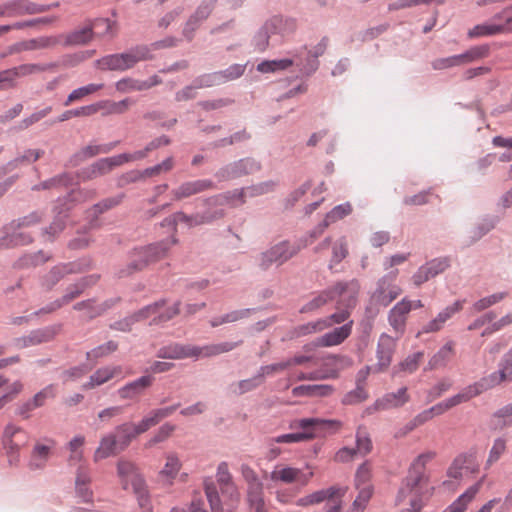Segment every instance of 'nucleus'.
Segmentation results:
<instances>
[{
	"instance_id": "61",
	"label": "nucleus",
	"mask_w": 512,
	"mask_h": 512,
	"mask_svg": "<svg viewBox=\"0 0 512 512\" xmlns=\"http://www.w3.org/2000/svg\"><path fill=\"white\" fill-rule=\"evenodd\" d=\"M245 69L246 65L233 64L225 70L217 71V73L221 76L219 77L221 84L240 78L244 74Z\"/></svg>"
},
{
	"instance_id": "8",
	"label": "nucleus",
	"mask_w": 512,
	"mask_h": 512,
	"mask_svg": "<svg viewBox=\"0 0 512 512\" xmlns=\"http://www.w3.org/2000/svg\"><path fill=\"white\" fill-rule=\"evenodd\" d=\"M91 268L90 260H77L58 263L40 278V285L45 291H51L62 279L71 274H79Z\"/></svg>"
},
{
	"instance_id": "30",
	"label": "nucleus",
	"mask_w": 512,
	"mask_h": 512,
	"mask_svg": "<svg viewBox=\"0 0 512 512\" xmlns=\"http://www.w3.org/2000/svg\"><path fill=\"white\" fill-rule=\"evenodd\" d=\"M395 350V342L389 335L382 334L377 345L376 371L380 372L389 367Z\"/></svg>"
},
{
	"instance_id": "17",
	"label": "nucleus",
	"mask_w": 512,
	"mask_h": 512,
	"mask_svg": "<svg viewBox=\"0 0 512 512\" xmlns=\"http://www.w3.org/2000/svg\"><path fill=\"white\" fill-rule=\"evenodd\" d=\"M512 381V347L503 355L499 364L498 370L483 377L479 381V386L482 389H491L500 385L503 382Z\"/></svg>"
},
{
	"instance_id": "11",
	"label": "nucleus",
	"mask_w": 512,
	"mask_h": 512,
	"mask_svg": "<svg viewBox=\"0 0 512 512\" xmlns=\"http://www.w3.org/2000/svg\"><path fill=\"white\" fill-rule=\"evenodd\" d=\"M128 162V154L122 153L112 157L101 158L92 164L83 167L77 172V177L82 182L91 181L99 177L105 176L117 167Z\"/></svg>"
},
{
	"instance_id": "15",
	"label": "nucleus",
	"mask_w": 512,
	"mask_h": 512,
	"mask_svg": "<svg viewBox=\"0 0 512 512\" xmlns=\"http://www.w3.org/2000/svg\"><path fill=\"white\" fill-rule=\"evenodd\" d=\"M130 485L141 512H153L151 493L139 469L130 463Z\"/></svg>"
},
{
	"instance_id": "25",
	"label": "nucleus",
	"mask_w": 512,
	"mask_h": 512,
	"mask_svg": "<svg viewBox=\"0 0 512 512\" xmlns=\"http://www.w3.org/2000/svg\"><path fill=\"white\" fill-rule=\"evenodd\" d=\"M352 325V320L344 323L342 326L337 327L334 330L316 338L313 341V345L315 347H331L340 345L350 336L352 332Z\"/></svg>"
},
{
	"instance_id": "47",
	"label": "nucleus",
	"mask_w": 512,
	"mask_h": 512,
	"mask_svg": "<svg viewBox=\"0 0 512 512\" xmlns=\"http://www.w3.org/2000/svg\"><path fill=\"white\" fill-rule=\"evenodd\" d=\"M344 297L347 298V295L342 297H337L338 299V311L331 314L328 317L322 318L321 321H325V329L331 327L333 324H341L348 320L350 317V310L353 307H348L343 303Z\"/></svg>"
},
{
	"instance_id": "52",
	"label": "nucleus",
	"mask_w": 512,
	"mask_h": 512,
	"mask_svg": "<svg viewBox=\"0 0 512 512\" xmlns=\"http://www.w3.org/2000/svg\"><path fill=\"white\" fill-rule=\"evenodd\" d=\"M479 490V485L469 487L448 508L447 512H464L468 504L474 499Z\"/></svg>"
},
{
	"instance_id": "4",
	"label": "nucleus",
	"mask_w": 512,
	"mask_h": 512,
	"mask_svg": "<svg viewBox=\"0 0 512 512\" xmlns=\"http://www.w3.org/2000/svg\"><path fill=\"white\" fill-rule=\"evenodd\" d=\"M244 204V193L242 190H230L201 199V205L205 208L199 212L206 224H212L226 216L224 206L236 207Z\"/></svg>"
},
{
	"instance_id": "45",
	"label": "nucleus",
	"mask_w": 512,
	"mask_h": 512,
	"mask_svg": "<svg viewBox=\"0 0 512 512\" xmlns=\"http://www.w3.org/2000/svg\"><path fill=\"white\" fill-rule=\"evenodd\" d=\"M118 373L119 369L116 367L100 368L90 376L89 381L82 385V389L89 390L95 388L96 386H100L112 379Z\"/></svg>"
},
{
	"instance_id": "16",
	"label": "nucleus",
	"mask_w": 512,
	"mask_h": 512,
	"mask_svg": "<svg viewBox=\"0 0 512 512\" xmlns=\"http://www.w3.org/2000/svg\"><path fill=\"white\" fill-rule=\"evenodd\" d=\"M60 330V324L35 329L30 331L27 335L15 338L13 340V344L18 349H24L31 346L47 343L52 341L60 332Z\"/></svg>"
},
{
	"instance_id": "7",
	"label": "nucleus",
	"mask_w": 512,
	"mask_h": 512,
	"mask_svg": "<svg viewBox=\"0 0 512 512\" xmlns=\"http://www.w3.org/2000/svg\"><path fill=\"white\" fill-rule=\"evenodd\" d=\"M177 242V238L171 237L145 247L134 248L133 251L130 252V271L142 270L148 264L164 258L170 248Z\"/></svg>"
},
{
	"instance_id": "36",
	"label": "nucleus",
	"mask_w": 512,
	"mask_h": 512,
	"mask_svg": "<svg viewBox=\"0 0 512 512\" xmlns=\"http://www.w3.org/2000/svg\"><path fill=\"white\" fill-rule=\"evenodd\" d=\"M94 38L93 26L87 21L83 26L74 29L65 35V45H85Z\"/></svg>"
},
{
	"instance_id": "3",
	"label": "nucleus",
	"mask_w": 512,
	"mask_h": 512,
	"mask_svg": "<svg viewBox=\"0 0 512 512\" xmlns=\"http://www.w3.org/2000/svg\"><path fill=\"white\" fill-rule=\"evenodd\" d=\"M358 291L359 286L355 280L350 282H337L335 285L314 296L300 308L299 312L302 314L314 312L327 303L334 301L337 297H342L344 295H347V298L344 297L343 303L348 307H354L356 305Z\"/></svg>"
},
{
	"instance_id": "39",
	"label": "nucleus",
	"mask_w": 512,
	"mask_h": 512,
	"mask_svg": "<svg viewBox=\"0 0 512 512\" xmlns=\"http://www.w3.org/2000/svg\"><path fill=\"white\" fill-rule=\"evenodd\" d=\"M191 351V344L172 343L161 347L157 352V357L164 359H192V355H190Z\"/></svg>"
},
{
	"instance_id": "19",
	"label": "nucleus",
	"mask_w": 512,
	"mask_h": 512,
	"mask_svg": "<svg viewBox=\"0 0 512 512\" xmlns=\"http://www.w3.org/2000/svg\"><path fill=\"white\" fill-rule=\"evenodd\" d=\"M215 189V184L210 179H197L185 181L178 187L172 189V200L182 201L183 199Z\"/></svg>"
},
{
	"instance_id": "28",
	"label": "nucleus",
	"mask_w": 512,
	"mask_h": 512,
	"mask_svg": "<svg viewBox=\"0 0 512 512\" xmlns=\"http://www.w3.org/2000/svg\"><path fill=\"white\" fill-rule=\"evenodd\" d=\"M266 28L272 35L285 37L297 29V20L293 17L274 15L265 21Z\"/></svg>"
},
{
	"instance_id": "51",
	"label": "nucleus",
	"mask_w": 512,
	"mask_h": 512,
	"mask_svg": "<svg viewBox=\"0 0 512 512\" xmlns=\"http://www.w3.org/2000/svg\"><path fill=\"white\" fill-rule=\"evenodd\" d=\"M252 135L247 131L246 128L233 133L228 137H224L218 139L210 144V146L214 149L225 148L227 146H232L238 143L246 142L251 139Z\"/></svg>"
},
{
	"instance_id": "40",
	"label": "nucleus",
	"mask_w": 512,
	"mask_h": 512,
	"mask_svg": "<svg viewBox=\"0 0 512 512\" xmlns=\"http://www.w3.org/2000/svg\"><path fill=\"white\" fill-rule=\"evenodd\" d=\"M44 151L41 149H28L24 153L13 160L9 161L6 165L0 168V175H4L18 168L22 164H29L37 161Z\"/></svg>"
},
{
	"instance_id": "26",
	"label": "nucleus",
	"mask_w": 512,
	"mask_h": 512,
	"mask_svg": "<svg viewBox=\"0 0 512 512\" xmlns=\"http://www.w3.org/2000/svg\"><path fill=\"white\" fill-rule=\"evenodd\" d=\"M18 230L19 229H9L8 223L3 226V236L0 237V250L26 246L34 241L31 234L19 232Z\"/></svg>"
},
{
	"instance_id": "62",
	"label": "nucleus",
	"mask_w": 512,
	"mask_h": 512,
	"mask_svg": "<svg viewBox=\"0 0 512 512\" xmlns=\"http://www.w3.org/2000/svg\"><path fill=\"white\" fill-rule=\"evenodd\" d=\"M368 398V393L363 385H356V388L346 393L342 399L345 405H356Z\"/></svg>"
},
{
	"instance_id": "55",
	"label": "nucleus",
	"mask_w": 512,
	"mask_h": 512,
	"mask_svg": "<svg viewBox=\"0 0 512 512\" xmlns=\"http://www.w3.org/2000/svg\"><path fill=\"white\" fill-rule=\"evenodd\" d=\"M485 390L486 389H482L479 386V382H478L474 386L468 387L466 391L458 393V394L446 399L445 401L447 403L448 408L450 409V408L457 406L463 402H467L468 400H470L474 396L479 395L480 393H482Z\"/></svg>"
},
{
	"instance_id": "48",
	"label": "nucleus",
	"mask_w": 512,
	"mask_h": 512,
	"mask_svg": "<svg viewBox=\"0 0 512 512\" xmlns=\"http://www.w3.org/2000/svg\"><path fill=\"white\" fill-rule=\"evenodd\" d=\"M56 68L55 63H29L22 64L17 67L12 68L13 72H15V80L19 77H24L32 74L42 73L45 71L53 70Z\"/></svg>"
},
{
	"instance_id": "10",
	"label": "nucleus",
	"mask_w": 512,
	"mask_h": 512,
	"mask_svg": "<svg viewBox=\"0 0 512 512\" xmlns=\"http://www.w3.org/2000/svg\"><path fill=\"white\" fill-rule=\"evenodd\" d=\"M100 279L97 274L81 277L74 283L67 286L65 293L60 299L55 300L44 308L36 311L33 315L37 316L43 313H51L60 309L63 305H66L78 298L87 288L95 285Z\"/></svg>"
},
{
	"instance_id": "43",
	"label": "nucleus",
	"mask_w": 512,
	"mask_h": 512,
	"mask_svg": "<svg viewBox=\"0 0 512 512\" xmlns=\"http://www.w3.org/2000/svg\"><path fill=\"white\" fill-rule=\"evenodd\" d=\"M98 68L102 70L124 71L128 68V54H113L96 61Z\"/></svg>"
},
{
	"instance_id": "12",
	"label": "nucleus",
	"mask_w": 512,
	"mask_h": 512,
	"mask_svg": "<svg viewBox=\"0 0 512 512\" xmlns=\"http://www.w3.org/2000/svg\"><path fill=\"white\" fill-rule=\"evenodd\" d=\"M165 304V299L156 301L153 304L147 305L140 309L137 313H134L131 318L134 321H140L153 316L150 324L165 323L180 313L181 302L177 301L172 307L167 308L164 312H160V309L163 308Z\"/></svg>"
},
{
	"instance_id": "20",
	"label": "nucleus",
	"mask_w": 512,
	"mask_h": 512,
	"mask_svg": "<svg viewBox=\"0 0 512 512\" xmlns=\"http://www.w3.org/2000/svg\"><path fill=\"white\" fill-rule=\"evenodd\" d=\"M213 1L214 0H203L186 21L182 34L188 41H191L194 38L196 30L212 13Z\"/></svg>"
},
{
	"instance_id": "24",
	"label": "nucleus",
	"mask_w": 512,
	"mask_h": 512,
	"mask_svg": "<svg viewBox=\"0 0 512 512\" xmlns=\"http://www.w3.org/2000/svg\"><path fill=\"white\" fill-rule=\"evenodd\" d=\"M328 41L327 37H323L312 49H307L306 46L302 47V55H306V62L297 61V63L304 68L306 76L312 75L318 69V57L325 53Z\"/></svg>"
},
{
	"instance_id": "54",
	"label": "nucleus",
	"mask_w": 512,
	"mask_h": 512,
	"mask_svg": "<svg viewBox=\"0 0 512 512\" xmlns=\"http://www.w3.org/2000/svg\"><path fill=\"white\" fill-rule=\"evenodd\" d=\"M44 213L42 211H33L28 215L14 219L8 223L9 229H21L35 226L42 222Z\"/></svg>"
},
{
	"instance_id": "50",
	"label": "nucleus",
	"mask_w": 512,
	"mask_h": 512,
	"mask_svg": "<svg viewBox=\"0 0 512 512\" xmlns=\"http://www.w3.org/2000/svg\"><path fill=\"white\" fill-rule=\"evenodd\" d=\"M72 176L69 173H61L50 179H47L32 187L33 191L56 189L66 187L72 183Z\"/></svg>"
},
{
	"instance_id": "63",
	"label": "nucleus",
	"mask_w": 512,
	"mask_h": 512,
	"mask_svg": "<svg viewBox=\"0 0 512 512\" xmlns=\"http://www.w3.org/2000/svg\"><path fill=\"white\" fill-rule=\"evenodd\" d=\"M128 441V434L125 430L119 431L117 434H109L102 438L99 448H113L115 446L125 445Z\"/></svg>"
},
{
	"instance_id": "18",
	"label": "nucleus",
	"mask_w": 512,
	"mask_h": 512,
	"mask_svg": "<svg viewBox=\"0 0 512 512\" xmlns=\"http://www.w3.org/2000/svg\"><path fill=\"white\" fill-rule=\"evenodd\" d=\"M204 491L210 511L205 508L203 499L194 497L189 506V512H223V503L219 496L217 484L210 479H206L204 481Z\"/></svg>"
},
{
	"instance_id": "64",
	"label": "nucleus",
	"mask_w": 512,
	"mask_h": 512,
	"mask_svg": "<svg viewBox=\"0 0 512 512\" xmlns=\"http://www.w3.org/2000/svg\"><path fill=\"white\" fill-rule=\"evenodd\" d=\"M493 417L497 420V427L512 425V402L495 411Z\"/></svg>"
},
{
	"instance_id": "21",
	"label": "nucleus",
	"mask_w": 512,
	"mask_h": 512,
	"mask_svg": "<svg viewBox=\"0 0 512 512\" xmlns=\"http://www.w3.org/2000/svg\"><path fill=\"white\" fill-rule=\"evenodd\" d=\"M71 209V205L67 203L66 199H59L54 207V212L57 214L52 223L43 228L42 236L45 241L53 242L54 239L65 229L66 212Z\"/></svg>"
},
{
	"instance_id": "42",
	"label": "nucleus",
	"mask_w": 512,
	"mask_h": 512,
	"mask_svg": "<svg viewBox=\"0 0 512 512\" xmlns=\"http://www.w3.org/2000/svg\"><path fill=\"white\" fill-rule=\"evenodd\" d=\"M353 365V360L346 355H328L326 357V367H330L326 378H338L339 373Z\"/></svg>"
},
{
	"instance_id": "56",
	"label": "nucleus",
	"mask_w": 512,
	"mask_h": 512,
	"mask_svg": "<svg viewBox=\"0 0 512 512\" xmlns=\"http://www.w3.org/2000/svg\"><path fill=\"white\" fill-rule=\"evenodd\" d=\"M111 305L112 304L108 301H106L100 305H95L94 300L88 299V300L76 303L73 306V308H74V310H78V311L88 310L89 317L94 318V317L99 316L102 313H104L107 309H109L111 307Z\"/></svg>"
},
{
	"instance_id": "9",
	"label": "nucleus",
	"mask_w": 512,
	"mask_h": 512,
	"mask_svg": "<svg viewBox=\"0 0 512 512\" xmlns=\"http://www.w3.org/2000/svg\"><path fill=\"white\" fill-rule=\"evenodd\" d=\"M261 163L252 157H245L220 167L214 174L218 182L232 181L260 171Z\"/></svg>"
},
{
	"instance_id": "32",
	"label": "nucleus",
	"mask_w": 512,
	"mask_h": 512,
	"mask_svg": "<svg viewBox=\"0 0 512 512\" xmlns=\"http://www.w3.org/2000/svg\"><path fill=\"white\" fill-rule=\"evenodd\" d=\"M174 164V158L167 157L161 163H158L152 167H148L144 170L130 171V182H135L146 178H153L163 173H168L173 169Z\"/></svg>"
},
{
	"instance_id": "53",
	"label": "nucleus",
	"mask_w": 512,
	"mask_h": 512,
	"mask_svg": "<svg viewBox=\"0 0 512 512\" xmlns=\"http://www.w3.org/2000/svg\"><path fill=\"white\" fill-rule=\"evenodd\" d=\"M104 87L103 83H91L77 89H74L64 101V106H69L76 101H80L88 95L94 94L98 90H101Z\"/></svg>"
},
{
	"instance_id": "33",
	"label": "nucleus",
	"mask_w": 512,
	"mask_h": 512,
	"mask_svg": "<svg viewBox=\"0 0 512 512\" xmlns=\"http://www.w3.org/2000/svg\"><path fill=\"white\" fill-rule=\"evenodd\" d=\"M8 3V17H20L44 13L46 7H40L38 3L30 0H10Z\"/></svg>"
},
{
	"instance_id": "6",
	"label": "nucleus",
	"mask_w": 512,
	"mask_h": 512,
	"mask_svg": "<svg viewBox=\"0 0 512 512\" xmlns=\"http://www.w3.org/2000/svg\"><path fill=\"white\" fill-rule=\"evenodd\" d=\"M397 271L381 277L376 285L374 292L370 296L369 305L366 312L370 317H375L379 313L380 307H387L402 292L401 288L394 283Z\"/></svg>"
},
{
	"instance_id": "44",
	"label": "nucleus",
	"mask_w": 512,
	"mask_h": 512,
	"mask_svg": "<svg viewBox=\"0 0 512 512\" xmlns=\"http://www.w3.org/2000/svg\"><path fill=\"white\" fill-rule=\"evenodd\" d=\"M91 479L87 471L80 466L77 470V476L75 480L76 494L83 502H91L93 499V492L89 488Z\"/></svg>"
},
{
	"instance_id": "37",
	"label": "nucleus",
	"mask_w": 512,
	"mask_h": 512,
	"mask_svg": "<svg viewBox=\"0 0 512 512\" xmlns=\"http://www.w3.org/2000/svg\"><path fill=\"white\" fill-rule=\"evenodd\" d=\"M51 256L43 250L33 253H26L19 257L14 263L13 268L16 270H25L35 268L49 261Z\"/></svg>"
},
{
	"instance_id": "59",
	"label": "nucleus",
	"mask_w": 512,
	"mask_h": 512,
	"mask_svg": "<svg viewBox=\"0 0 512 512\" xmlns=\"http://www.w3.org/2000/svg\"><path fill=\"white\" fill-rule=\"evenodd\" d=\"M496 222L494 219L486 218L483 219L477 226L471 230L470 240L466 242L467 245H471L478 240H480L483 236H485L488 232L494 229Z\"/></svg>"
},
{
	"instance_id": "57",
	"label": "nucleus",
	"mask_w": 512,
	"mask_h": 512,
	"mask_svg": "<svg viewBox=\"0 0 512 512\" xmlns=\"http://www.w3.org/2000/svg\"><path fill=\"white\" fill-rule=\"evenodd\" d=\"M293 60L289 58L278 60H265L257 65V70L261 73H270L276 71L286 70L293 65Z\"/></svg>"
},
{
	"instance_id": "41",
	"label": "nucleus",
	"mask_w": 512,
	"mask_h": 512,
	"mask_svg": "<svg viewBox=\"0 0 512 512\" xmlns=\"http://www.w3.org/2000/svg\"><path fill=\"white\" fill-rule=\"evenodd\" d=\"M454 342L448 341L429 360L425 370H435L445 367L454 355Z\"/></svg>"
},
{
	"instance_id": "5",
	"label": "nucleus",
	"mask_w": 512,
	"mask_h": 512,
	"mask_svg": "<svg viewBox=\"0 0 512 512\" xmlns=\"http://www.w3.org/2000/svg\"><path fill=\"white\" fill-rule=\"evenodd\" d=\"M301 249L300 244L282 240L259 253L256 257V265L261 271H268L272 266L280 267L296 256Z\"/></svg>"
},
{
	"instance_id": "58",
	"label": "nucleus",
	"mask_w": 512,
	"mask_h": 512,
	"mask_svg": "<svg viewBox=\"0 0 512 512\" xmlns=\"http://www.w3.org/2000/svg\"><path fill=\"white\" fill-rule=\"evenodd\" d=\"M490 53V47L487 44L471 47L466 52L460 54L462 64H469L476 60L487 57Z\"/></svg>"
},
{
	"instance_id": "2",
	"label": "nucleus",
	"mask_w": 512,
	"mask_h": 512,
	"mask_svg": "<svg viewBox=\"0 0 512 512\" xmlns=\"http://www.w3.org/2000/svg\"><path fill=\"white\" fill-rule=\"evenodd\" d=\"M340 427V422L336 420H325L320 418H303L296 420L292 428L297 429L293 433L283 434L271 438L272 443L292 444L322 438L335 433Z\"/></svg>"
},
{
	"instance_id": "23",
	"label": "nucleus",
	"mask_w": 512,
	"mask_h": 512,
	"mask_svg": "<svg viewBox=\"0 0 512 512\" xmlns=\"http://www.w3.org/2000/svg\"><path fill=\"white\" fill-rule=\"evenodd\" d=\"M59 43L57 36H40L37 38L22 40L11 46V53H21L24 51H35L43 49H52Z\"/></svg>"
},
{
	"instance_id": "14",
	"label": "nucleus",
	"mask_w": 512,
	"mask_h": 512,
	"mask_svg": "<svg viewBox=\"0 0 512 512\" xmlns=\"http://www.w3.org/2000/svg\"><path fill=\"white\" fill-rule=\"evenodd\" d=\"M505 18V23H483L474 26L468 31L469 38H478L483 36H493L512 31V15L509 9H503L492 17V21Z\"/></svg>"
},
{
	"instance_id": "13",
	"label": "nucleus",
	"mask_w": 512,
	"mask_h": 512,
	"mask_svg": "<svg viewBox=\"0 0 512 512\" xmlns=\"http://www.w3.org/2000/svg\"><path fill=\"white\" fill-rule=\"evenodd\" d=\"M216 477L217 484L224 497V504L227 506L228 511H233L239 503L240 493L232 481L226 462L219 464Z\"/></svg>"
},
{
	"instance_id": "31",
	"label": "nucleus",
	"mask_w": 512,
	"mask_h": 512,
	"mask_svg": "<svg viewBox=\"0 0 512 512\" xmlns=\"http://www.w3.org/2000/svg\"><path fill=\"white\" fill-rule=\"evenodd\" d=\"M347 491L346 487L331 486L327 489L315 491L303 498L298 500V504L302 506L319 504L327 499H333L335 497L341 498Z\"/></svg>"
},
{
	"instance_id": "27",
	"label": "nucleus",
	"mask_w": 512,
	"mask_h": 512,
	"mask_svg": "<svg viewBox=\"0 0 512 512\" xmlns=\"http://www.w3.org/2000/svg\"><path fill=\"white\" fill-rule=\"evenodd\" d=\"M242 340L237 342H222L217 344H208L205 346L192 345V359L197 360L199 358H208L217 356L223 353H227L242 344Z\"/></svg>"
},
{
	"instance_id": "60",
	"label": "nucleus",
	"mask_w": 512,
	"mask_h": 512,
	"mask_svg": "<svg viewBox=\"0 0 512 512\" xmlns=\"http://www.w3.org/2000/svg\"><path fill=\"white\" fill-rule=\"evenodd\" d=\"M325 323V321L318 319L314 322H308L306 324L299 325L294 329V335L295 337H303L313 333L321 332L325 330Z\"/></svg>"
},
{
	"instance_id": "35",
	"label": "nucleus",
	"mask_w": 512,
	"mask_h": 512,
	"mask_svg": "<svg viewBox=\"0 0 512 512\" xmlns=\"http://www.w3.org/2000/svg\"><path fill=\"white\" fill-rule=\"evenodd\" d=\"M27 438V434L23 429L9 424L5 427L3 432V448H21L26 446Z\"/></svg>"
},
{
	"instance_id": "49",
	"label": "nucleus",
	"mask_w": 512,
	"mask_h": 512,
	"mask_svg": "<svg viewBox=\"0 0 512 512\" xmlns=\"http://www.w3.org/2000/svg\"><path fill=\"white\" fill-rule=\"evenodd\" d=\"M277 185H278V183L276 181L268 180V181L260 182L257 184H253V185L245 187V188H240L239 190H242L244 193V204H245L246 197L253 198V197H258L261 195L271 193L276 189Z\"/></svg>"
},
{
	"instance_id": "29",
	"label": "nucleus",
	"mask_w": 512,
	"mask_h": 512,
	"mask_svg": "<svg viewBox=\"0 0 512 512\" xmlns=\"http://www.w3.org/2000/svg\"><path fill=\"white\" fill-rule=\"evenodd\" d=\"M116 145L117 142H110L101 145L89 144L80 149L69 159V165L75 167L89 158H92L99 154L109 153L116 147Z\"/></svg>"
},
{
	"instance_id": "1",
	"label": "nucleus",
	"mask_w": 512,
	"mask_h": 512,
	"mask_svg": "<svg viewBox=\"0 0 512 512\" xmlns=\"http://www.w3.org/2000/svg\"><path fill=\"white\" fill-rule=\"evenodd\" d=\"M433 453L419 455L410 465L407 476L399 488L396 503H402L408 496H412L410 507L413 512H419L423 507V498L432 495L433 487L429 486V476L426 473V463L433 458Z\"/></svg>"
},
{
	"instance_id": "46",
	"label": "nucleus",
	"mask_w": 512,
	"mask_h": 512,
	"mask_svg": "<svg viewBox=\"0 0 512 512\" xmlns=\"http://www.w3.org/2000/svg\"><path fill=\"white\" fill-rule=\"evenodd\" d=\"M246 502L250 510L266 507L263 483L247 487Z\"/></svg>"
},
{
	"instance_id": "34",
	"label": "nucleus",
	"mask_w": 512,
	"mask_h": 512,
	"mask_svg": "<svg viewBox=\"0 0 512 512\" xmlns=\"http://www.w3.org/2000/svg\"><path fill=\"white\" fill-rule=\"evenodd\" d=\"M409 401L407 388L402 387L397 392L387 393L381 399L376 400V410H386L403 406Z\"/></svg>"
},
{
	"instance_id": "22",
	"label": "nucleus",
	"mask_w": 512,
	"mask_h": 512,
	"mask_svg": "<svg viewBox=\"0 0 512 512\" xmlns=\"http://www.w3.org/2000/svg\"><path fill=\"white\" fill-rule=\"evenodd\" d=\"M412 308V302L407 298H403L389 311L388 322L399 336L405 332L407 315Z\"/></svg>"
},
{
	"instance_id": "38",
	"label": "nucleus",
	"mask_w": 512,
	"mask_h": 512,
	"mask_svg": "<svg viewBox=\"0 0 512 512\" xmlns=\"http://www.w3.org/2000/svg\"><path fill=\"white\" fill-rule=\"evenodd\" d=\"M123 198H124V195L107 198V199L93 205L88 211L89 228L94 229V228L99 227V224L97 223L98 216L100 214L104 213L105 211L117 206L119 203L122 202Z\"/></svg>"
}]
</instances>
